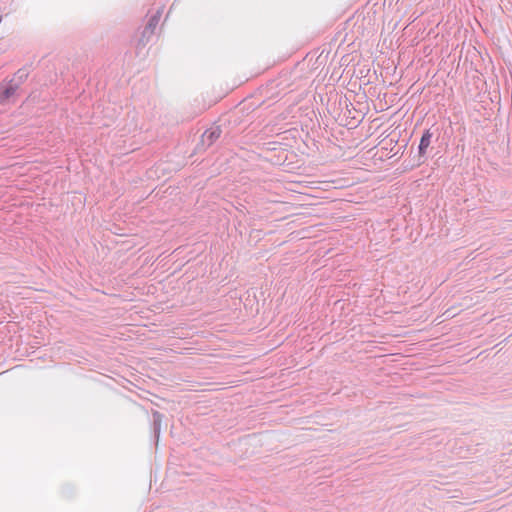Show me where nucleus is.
Returning <instances> with one entry per match:
<instances>
[{"label": "nucleus", "instance_id": "nucleus-2", "mask_svg": "<svg viewBox=\"0 0 512 512\" xmlns=\"http://www.w3.org/2000/svg\"><path fill=\"white\" fill-rule=\"evenodd\" d=\"M432 133L430 130H426L420 140L419 143V154L424 155L426 153L427 148L431 143Z\"/></svg>", "mask_w": 512, "mask_h": 512}, {"label": "nucleus", "instance_id": "nucleus-3", "mask_svg": "<svg viewBox=\"0 0 512 512\" xmlns=\"http://www.w3.org/2000/svg\"><path fill=\"white\" fill-rule=\"evenodd\" d=\"M215 132H211L209 135V138H212L214 136Z\"/></svg>", "mask_w": 512, "mask_h": 512}, {"label": "nucleus", "instance_id": "nucleus-1", "mask_svg": "<svg viewBox=\"0 0 512 512\" xmlns=\"http://www.w3.org/2000/svg\"><path fill=\"white\" fill-rule=\"evenodd\" d=\"M18 86L12 81L5 82L0 86V101H8L17 92Z\"/></svg>", "mask_w": 512, "mask_h": 512}]
</instances>
